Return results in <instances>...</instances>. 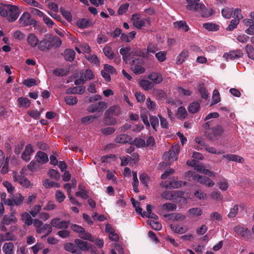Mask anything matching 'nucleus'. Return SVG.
I'll use <instances>...</instances> for the list:
<instances>
[{"label": "nucleus", "mask_w": 254, "mask_h": 254, "mask_svg": "<svg viewBox=\"0 0 254 254\" xmlns=\"http://www.w3.org/2000/svg\"><path fill=\"white\" fill-rule=\"evenodd\" d=\"M3 7H0V15L6 17L10 22H14L19 16L20 10L18 6L9 4H2Z\"/></svg>", "instance_id": "1"}, {"label": "nucleus", "mask_w": 254, "mask_h": 254, "mask_svg": "<svg viewBox=\"0 0 254 254\" xmlns=\"http://www.w3.org/2000/svg\"><path fill=\"white\" fill-rule=\"evenodd\" d=\"M187 1L188 10L198 12L202 17H208L212 14V10L206 9L203 3H199V0H187Z\"/></svg>", "instance_id": "2"}, {"label": "nucleus", "mask_w": 254, "mask_h": 254, "mask_svg": "<svg viewBox=\"0 0 254 254\" xmlns=\"http://www.w3.org/2000/svg\"><path fill=\"white\" fill-rule=\"evenodd\" d=\"M206 137L211 141H215L225 134V130L220 125L212 127L210 130L205 133Z\"/></svg>", "instance_id": "3"}, {"label": "nucleus", "mask_w": 254, "mask_h": 254, "mask_svg": "<svg viewBox=\"0 0 254 254\" xmlns=\"http://www.w3.org/2000/svg\"><path fill=\"white\" fill-rule=\"evenodd\" d=\"M179 152V147L177 145L173 146L169 151L166 152L163 155V158L166 161V165L170 166L174 161L177 160V155Z\"/></svg>", "instance_id": "4"}, {"label": "nucleus", "mask_w": 254, "mask_h": 254, "mask_svg": "<svg viewBox=\"0 0 254 254\" xmlns=\"http://www.w3.org/2000/svg\"><path fill=\"white\" fill-rule=\"evenodd\" d=\"M33 225L36 228V232L37 233L42 234L47 230L46 234L44 236H42V238L47 237L52 231V227L50 225L47 224H43L41 221L37 219H35L33 220Z\"/></svg>", "instance_id": "5"}, {"label": "nucleus", "mask_w": 254, "mask_h": 254, "mask_svg": "<svg viewBox=\"0 0 254 254\" xmlns=\"http://www.w3.org/2000/svg\"><path fill=\"white\" fill-rule=\"evenodd\" d=\"M19 21L23 26L32 25L35 28L39 26L38 22L36 20L32 18L30 14L28 12H25L22 14Z\"/></svg>", "instance_id": "6"}, {"label": "nucleus", "mask_w": 254, "mask_h": 254, "mask_svg": "<svg viewBox=\"0 0 254 254\" xmlns=\"http://www.w3.org/2000/svg\"><path fill=\"white\" fill-rule=\"evenodd\" d=\"M12 178L14 182H18L24 188H28L32 186L30 181L21 174H19L17 173L13 172L12 174Z\"/></svg>", "instance_id": "7"}, {"label": "nucleus", "mask_w": 254, "mask_h": 254, "mask_svg": "<svg viewBox=\"0 0 254 254\" xmlns=\"http://www.w3.org/2000/svg\"><path fill=\"white\" fill-rule=\"evenodd\" d=\"M107 103L104 101H99L90 105L88 107L87 111L89 113L101 112L102 113L104 109L107 108Z\"/></svg>", "instance_id": "8"}, {"label": "nucleus", "mask_w": 254, "mask_h": 254, "mask_svg": "<svg viewBox=\"0 0 254 254\" xmlns=\"http://www.w3.org/2000/svg\"><path fill=\"white\" fill-rule=\"evenodd\" d=\"M131 20L133 22V25L138 29H141L143 26H144L146 22L148 24L150 23V20L149 18L140 19L139 15L136 13L132 15Z\"/></svg>", "instance_id": "9"}, {"label": "nucleus", "mask_w": 254, "mask_h": 254, "mask_svg": "<svg viewBox=\"0 0 254 254\" xmlns=\"http://www.w3.org/2000/svg\"><path fill=\"white\" fill-rule=\"evenodd\" d=\"M9 159L8 157L5 158L3 152L0 150V168L2 167L1 173L2 174H6L8 171V163Z\"/></svg>", "instance_id": "10"}, {"label": "nucleus", "mask_w": 254, "mask_h": 254, "mask_svg": "<svg viewBox=\"0 0 254 254\" xmlns=\"http://www.w3.org/2000/svg\"><path fill=\"white\" fill-rule=\"evenodd\" d=\"M38 49L42 52H47L51 49L49 34H45L43 39L40 41Z\"/></svg>", "instance_id": "11"}, {"label": "nucleus", "mask_w": 254, "mask_h": 254, "mask_svg": "<svg viewBox=\"0 0 254 254\" xmlns=\"http://www.w3.org/2000/svg\"><path fill=\"white\" fill-rule=\"evenodd\" d=\"M243 55V53L240 50H237L231 51L228 53H225L223 55V58L227 60H234L242 58Z\"/></svg>", "instance_id": "12"}, {"label": "nucleus", "mask_w": 254, "mask_h": 254, "mask_svg": "<svg viewBox=\"0 0 254 254\" xmlns=\"http://www.w3.org/2000/svg\"><path fill=\"white\" fill-rule=\"evenodd\" d=\"M34 152V150L33 148L32 144H28L26 146L24 151L21 154V157L22 160L28 162L30 160V156L33 154Z\"/></svg>", "instance_id": "13"}, {"label": "nucleus", "mask_w": 254, "mask_h": 254, "mask_svg": "<svg viewBox=\"0 0 254 254\" xmlns=\"http://www.w3.org/2000/svg\"><path fill=\"white\" fill-rule=\"evenodd\" d=\"M74 243L76 245L77 248H78L80 250L85 252L89 251L92 246V245L88 242L78 239L74 240Z\"/></svg>", "instance_id": "14"}, {"label": "nucleus", "mask_w": 254, "mask_h": 254, "mask_svg": "<svg viewBox=\"0 0 254 254\" xmlns=\"http://www.w3.org/2000/svg\"><path fill=\"white\" fill-rule=\"evenodd\" d=\"M49 37L51 49H57L59 48L62 45V41L58 36L49 35Z\"/></svg>", "instance_id": "15"}, {"label": "nucleus", "mask_w": 254, "mask_h": 254, "mask_svg": "<svg viewBox=\"0 0 254 254\" xmlns=\"http://www.w3.org/2000/svg\"><path fill=\"white\" fill-rule=\"evenodd\" d=\"M27 42L31 47L35 48L37 46L38 47L40 41L34 34L30 33L27 36Z\"/></svg>", "instance_id": "16"}, {"label": "nucleus", "mask_w": 254, "mask_h": 254, "mask_svg": "<svg viewBox=\"0 0 254 254\" xmlns=\"http://www.w3.org/2000/svg\"><path fill=\"white\" fill-rule=\"evenodd\" d=\"M61 55L64 56V59L66 61L72 62L75 59L76 53L73 50L67 49Z\"/></svg>", "instance_id": "17"}, {"label": "nucleus", "mask_w": 254, "mask_h": 254, "mask_svg": "<svg viewBox=\"0 0 254 254\" xmlns=\"http://www.w3.org/2000/svg\"><path fill=\"white\" fill-rule=\"evenodd\" d=\"M35 159L40 164H45L49 161L48 155L42 151H39L35 156Z\"/></svg>", "instance_id": "18"}, {"label": "nucleus", "mask_w": 254, "mask_h": 254, "mask_svg": "<svg viewBox=\"0 0 254 254\" xmlns=\"http://www.w3.org/2000/svg\"><path fill=\"white\" fill-rule=\"evenodd\" d=\"M186 175L187 176L191 177L193 180L196 181L202 184H203L204 182L208 178L205 176H200L198 174H196L194 172L190 171L187 172Z\"/></svg>", "instance_id": "19"}, {"label": "nucleus", "mask_w": 254, "mask_h": 254, "mask_svg": "<svg viewBox=\"0 0 254 254\" xmlns=\"http://www.w3.org/2000/svg\"><path fill=\"white\" fill-rule=\"evenodd\" d=\"M148 77L155 84H159L163 81L162 75L158 72H152L148 75Z\"/></svg>", "instance_id": "20"}, {"label": "nucleus", "mask_w": 254, "mask_h": 254, "mask_svg": "<svg viewBox=\"0 0 254 254\" xmlns=\"http://www.w3.org/2000/svg\"><path fill=\"white\" fill-rule=\"evenodd\" d=\"M115 141L118 143H130L132 141L131 137L127 134H122L117 136L115 139Z\"/></svg>", "instance_id": "21"}, {"label": "nucleus", "mask_w": 254, "mask_h": 254, "mask_svg": "<svg viewBox=\"0 0 254 254\" xmlns=\"http://www.w3.org/2000/svg\"><path fill=\"white\" fill-rule=\"evenodd\" d=\"M91 25V20L86 18L79 19L76 22L77 26L80 29H85Z\"/></svg>", "instance_id": "22"}, {"label": "nucleus", "mask_w": 254, "mask_h": 254, "mask_svg": "<svg viewBox=\"0 0 254 254\" xmlns=\"http://www.w3.org/2000/svg\"><path fill=\"white\" fill-rule=\"evenodd\" d=\"M17 221V219L14 215H5L1 221L2 224L6 225H10L15 223Z\"/></svg>", "instance_id": "23"}, {"label": "nucleus", "mask_w": 254, "mask_h": 254, "mask_svg": "<svg viewBox=\"0 0 254 254\" xmlns=\"http://www.w3.org/2000/svg\"><path fill=\"white\" fill-rule=\"evenodd\" d=\"M120 112L121 109L120 107L118 105H114L110 107L105 113L111 116H117L120 114Z\"/></svg>", "instance_id": "24"}, {"label": "nucleus", "mask_w": 254, "mask_h": 254, "mask_svg": "<svg viewBox=\"0 0 254 254\" xmlns=\"http://www.w3.org/2000/svg\"><path fill=\"white\" fill-rule=\"evenodd\" d=\"M174 26L179 30H182L185 32H187L189 30V27L185 21H178L174 22Z\"/></svg>", "instance_id": "25"}, {"label": "nucleus", "mask_w": 254, "mask_h": 254, "mask_svg": "<svg viewBox=\"0 0 254 254\" xmlns=\"http://www.w3.org/2000/svg\"><path fill=\"white\" fill-rule=\"evenodd\" d=\"M17 103L19 107L27 108L30 106L31 102L26 97H19L17 99Z\"/></svg>", "instance_id": "26"}, {"label": "nucleus", "mask_w": 254, "mask_h": 254, "mask_svg": "<svg viewBox=\"0 0 254 254\" xmlns=\"http://www.w3.org/2000/svg\"><path fill=\"white\" fill-rule=\"evenodd\" d=\"M5 254H14V245L12 242L5 243L2 247Z\"/></svg>", "instance_id": "27"}, {"label": "nucleus", "mask_w": 254, "mask_h": 254, "mask_svg": "<svg viewBox=\"0 0 254 254\" xmlns=\"http://www.w3.org/2000/svg\"><path fill=\"white\" fill-rule=\"evenodd\" d=\"M234 230L238 234L243 237H247L250 235V231L245 227L236 226L234 228Z\"/></svg>", "instance_id": "28"}, {"label": "nucleus", "mask_w": 254, "mask_h": 254, "mask_svg": "<svg viewBox=\"0 0 254 254\" xmlns=\"http://www.w3.org/2000/svg\"><path fill=\"white\" fill-rule=\"evenodd\" d=\"M114 116H111L105 113L104 123L107 126L115 125L117 123L116 119L114 118Z\"/></svg>", "instance_id": "29"}, {"label": "nucleus", "mask_w": 254, "mask_h": 254, "mask_svg": "<svg viewBox=\"0 0 254 254\" xmlns=\"http://www.w3.org/2000/svg\"><path fill=\"white\" fill-rule=\"evenodd\" d=\"M188 111L191 114H195L200 110V103L198 102L191 103L188 108Z\"/></svg>", "instance_id": "30"}, {"label": "nucleus", "mask_w": 254, "mask_h": 254, "mask_svg": "<svg viewBox=\"0 0 254 254\" xmlns=\"http://www.w3.org/2000/svg\"><path fill=\"white\" fill-rule=\"evenodd\" d=\"M223 157L229 161H233L239 163H243L244 161L243 158L234 154H226Z\"/></svg>", "instance_id": "31"}, {"label": "nucleus", "mask_w": 254, "mask_h": 254, "mask_svg": "<svg viewBox=\"0 0 254 254\" xmlns=\"http://www.w3.org/2000/svg\"><path fill=\"white\" fill-rule=\"evenodd\" d=\"M69 72L68 68H57L53 70V73L57 76H64Z\"/></svg>", "instance_id": "32"}, {"label": "nucleus", "mask_w": 254, "mask_h": 254, "mask_svg": "<svg viewBox=\"0 0 254 254\" xmlns=\"http://www.w3.org/2000/svg\"><path fill=\"white\" fill-rule=\"evenodd\" d=\"M188 57V53L187 51H183L178 56L176 59V64H181L183 63L187 58Z\"/></svg>", "instance_id": "33"}, {"label": "nucleus", "mask_w": 254, "mask_h": 254, "mask_svg": "<svg viewBox=\"0 0 254 254\" xmlns=\"http://www.w3.org/2000/svg\"><path fill=\"white\" fill-rule=\"evenodd\" d=\"M140 86L145 90L148 91L153 88L152 83L148 80L141 79L139 82Z\"/></svg>", "instance_id": "34"}, {"label": "nucleus", "mask_w": 254, "mask_h": 254, "mask_svg": "<svg viewBox=\"0 0 254 254\" xmlns=\"http://www.w3.org/2000/svg\"><path fill=\"white\" fill-rule=\"evenodd\" d=\"M203 27L211 31H216L219 29V26L218 25L208 22L203 24Z\"/></svg>", "instance_id": "35"}, {"label": "nucleus", "mask_w": 254, "mask_h": 254, "mask_svg": "<svg viewBox=\"0 0 254 254\" xmlns=\"http://www.w3.org/2000/svg\"><path fill=\"white\" fill-rule=\"evenodd\" d=\"M66 104L69 106L76 105L78 102V99L76 97L72 95L66 96L64 98Z\"/></svg>", "instance_id": "36"}, {"label": "nucleus", "mask_w": 254, "mask_h": 254, "mask_svg": "<svg viewBox=\"0 0 254 254\" xmlns=\"http://www.w3.org/2000/svg\"><path fill=\"white\" fill-rule=\"evenodd\" d=\"M188 116V113L185 107L183 106L179 107L178 109L177 116L180 120L185 119Z\"/></svg>", "instance_id": "37"}, {"label": "nucleus", "mask_w": 254, "mask_h": 254, "mask_svg": "<svg viewBox=\"0 0 254 254\" xmlns=\"http://www.w3.org/2000/svg\"><path fill=\"white\" fill-rule=\"evenodd\" d=\"M79 237L83 240H88L90 242H94V238L90 233L86 232L85 230V229L83 230L82 232L79 235Z\"/></svg>", "instance_id": "38"}, {"label": "nucleus", "mask_w": 254, "mask_h": 254, "mask_svg": "<svg viewBox=\"0 0 254 254\" xmlns=\"http://www.w3.org/2000/svg\"><path fill=\"white\" fill-rule=\"evenodd\" d=\"M12 200H13V204L18 206L23 202L24 197L21 193H18L13 195Z\"/></svg>", "instance_id": "39"}, {"label": "nucleus", "mask_w": 254, "mask_h": 254, "mask_svg": "<svg viewBox=\"0 0 254 254\" xmlns=\"http://www.w3.org/2000/svg\"><path fill=\"white\" fill-rule=\"evenodd\" d=\"M245 51L247 54L248 57L254 60V47L250 44H247L245 48Z\"/></svg>", "instance_id": "40"}, {"label": "nucleus", "mask_w": 254, "mask_h": 254, "mask_svg": "<svg viewBox=\"0 0 254 254\" xmlns=\"http://www.w3.org/2000/svg\"><path fill=\"white\" fill-rule=\"evenodd\" d=\"M147 222L155 230L159 231L162 228V225L158 221L154 220H148Z\"/></svg>", "instance_id": "41"}, {"label": "nucleus", "mask_w": 254, "mask_h": 254, "mask_svg": "<svg viewBox=\"0 0 254 254\" xmlns=\"http://www.w3.org/2000/svg\"><path fill=\"white\" fill-rule=\"evenodd\" d=\"M104 55L106 57H107L109 59H113L114 57V54L112 51V48L107 45L105 46V47L103 49Z\"/></svg>", "instance_id": "42"}, {"label": "nucleus", "mask_w": 254, "mask_h": 254, "mask_svg": "<svg viewBox=\"0 0 254 254\" xmlns=\"http://www.w3.org/2000/svg\"><path fill=\"white\" fill-rule=\"evenodd\" d=\"M188 213L191 217H197L200 216L202 213V211L201 209L198 207L192 208L188 210Z\"/></svg>", "instance_id": "43"}, {"label": "nucleus", "mask_w": 254, "mask_h": 254, "mask_svg": "<svg viewBox=\"0 0 254 254\" xmlns=\"http://www.w3.org/2000/svg\"><path fill=\"white\" fill-rule=\"evenodd\" d=\"M21 220L28 226L32 224V219L27 212H24L21 214Z\"/></svg>", "instance_id": "44"}, {"label": "nucleus", "mask_w": 254, "mask_h": 254, "mask_svg": "<svg viewBox=\"0 0 254 254\" xmlns=\"http://www.w3.org/2000/svg\"><path fill=\"white\" fill-rule=\"evenodd\" d=\"M64 248L66 251L71 252L73 254H76L77 253L76 245H74L73 243H67L64 244Z\"/></svg>", "instance_id": "45"}, {"label": "nucleus", "mask_w": 254, "mask_h": 254, "mask_svg": "<svg viewBox=\"0 0 254 254\" xmlns=\"http://www.w3.org/2000/svg\"><path fill=\"white\" fill-rule=\"evenodd\" d=\"M162 210L167 211H175L177 209V206L175 204L172 203H165L161 206Z\"/></svg>", "instance_id": "46"}, {"label": "nucleus", "mask_w": 254, "mask_h": 254, "mask_svg": "<svg viewBox=\"0 0 254 254\" xmlns=\"http://www.w3.org/2000/svg\"><path fill=\"white\" fill-rule=\"evenodd\" d=\"M170 227L172 231L176 233L183 234L187 231V229L185 227L180 226L179 225L171 224Z\"/></svg>", "instance_id": "47"}, {"label": "nucleus", "mask_w": 254, "mask_h": 254, "mask_svg": "<svg viewBox=\"0 0 254 254\" xmlns=\"http://www.w3.org/2000/svg\"><path fill=\"white\" fill-rule=\"evenodd\" d=\"M60 12L68 22L72 21V16L69 11L66 10L64 7L60 8Z\"/></svg>", "instance_id": "48"}, {"label": "nucleus", "mask_w": 254, "mask_h": 254, "mask_svg": "<svg viewBox=\"0 0 254 254\" xmlns=\"http://www.w3.org/2000/svg\"><path fill=\"white\" fill-rule=\"evenodd\" d=\"M49 176L53 179L58 181L61 177V175L58 170L50 169L48 172Z\"/></svg>", "instance_id": "49"}, {"label": "nucleus", "mask_w": 254, "mask_h": 254, "mask_svg": "<svg viewBox=\"0 0 254 254\" xmlns=\"http://www.w3.org/2000/svg\"><path fill=\"white\" fill-rule=\"evenodd\" d=\"M150 126L151 125L153 129L157 130V127L159 126V121L156 116H150L149 118Z\"/></svg>", "instance_id": "50"}, {"label": "nucleus", "mask_w": 254, "mask_h": 254, "mask_svg": "<svg viewBox=\"0 0 254 254\" xmlns=\"http://www.w3.org/2000/svg\"><path fill=\"white\" fill-rule=\"evenodd\" d=\"M198 91L201 95L202 98L204 99H207L208 98V93L203 84H199L198 87Z\"/></svg>", "instance_id": "51"}, {"label": "nucleus", "mask_w": 254, "mask_h": 254, "mask_svg": "<svg viewBox=\"0 0 254 254\" xmlns=\"http://www.w3.org/2000/svg\"><path fill=\"white\" fill-rule=\"evenodd\" d=\"M85 58L87 60L91 62L92 64L96 65H99L100 61L95 55H90L89 56H85Z\"/></svg>", "instance_id": "52"}, {"label": "nucleus", "mask_w": 254, "mask_h": 254, "mask_svg": "<svg viewBox=\"0 0 254 254\" xmlns=\"http://www.w3.org/2000/svg\"><path fill=\"white\" fill-rule=\"evenodd\" d=\"M39 164L40 163L37 162L35 159V160H32L31 161L30 163L28 164L27 167L30 171L32 172L35 171L39 168Z\"/></svg>", "instance_id": "53"}, {"label": "nucleus", "mask_w": 254, "mask_h": 254, "mask_svg": "<svg viewBox=\"0 0 254 254\" xmlns=\"http://www.w3.org/2000/svg\"><path fill=\"white\" fill-rule=\"evenodd\" d=\"M220 101V97L218 90L215 89L213 92L211 105L216 104Z\"/></svg>", "instance_id": "54"}, {"label": "nucleus", "mask_w": 254, "mask_h": 254, "mask_svg": "<svg viewBox=\"0 0 254 254\" xmlns=\"http://www.w3.org/2000/svg\"><path fill=\"white\" fill-rule=\"evenodd\" d=\"M232 10L228 7H226L221 10V14L225 18L229 19L230 18L232 15Z\"/></svg>", "instance_id": "55"}, {"label": "nucleus", "mask_w": 254, "mask_h": 254, "mask_svg": "<svg viewBox=\"0 0 254 254\" xmlns=\"http://www.w3.org/2000/svg\"><path fill=\"white\" fill-rule=\"evenodd\" d=\"M239 22L240 21L238 19H233L231 20L228 26L226 28V30L228 31H233L237 27V25L239 23Z\"/></svg>", "instance_id": "56"}, {"label": "nucleus", "mask_w": 254, "mask_h": 254, "mask_svg": "<svg viewBox=\"0 0 254 254\" xmlns=\"http://www.w3.org/2000/svg\"><path fill=\"white\" fill-rule=\"evenodd\" d=\"M0 237L2 241L15 240V236L11 235L10 232H7L5 234H1Z\"/></svg>", "instance_id": "57"}, {"label": "nucleus", "mask_w": 254, "mask_h": 254, "mask_svg": "<svg viewBox=\"0 0 254 254\" xmlns=\"http://www.w3.org/2000/svg\"><path fill=\"white\" fill-rule=\"evenodd\" d=\"M130 51V48L127 47L121 48L120 50V53L123 56V60H126L129 57V52Z\"/></svg>", "instance_id": "58"}, {"label": "nucleus", "mask_w": 254, "mask_h": 254, "mask_svg": "<svg viewBox=\"0 0 254 254\" xmlns=\"http://www.w3.org/2000/svg\"><path fill=\"white\" fill-rule=\"evenodd\" d=\"M186 218L185 215L181 213H173L171 215V219L174 221H184Z\"/></svg>", "instance_id": "59"}, {"label": "nucleus", "mask_w": 254, "mask_h": 254, "mask_svg": "<svg viewBox=\"0 0 254 254\" xmlns=\"http://www.w3.org/2000/svg\"><path fill=\"white\" fill-rule=\"evenodd\" d=\"M182 182L177 181H171L166 186L168 188H178L182 186Z\"/></svg>", "instance_id": "60"}, {"label": "nucleus", "mask_w": 254, "mask_h": 254, "mask_svg": "<svg viewBox=\"0 0 254 254\" xmlns=\"http://www.w3.org/2000/svg\"><path fill=\"white\" fill-rule=\"evenodd\" d=\"M239 210L238 204H236L232 208L228 215V217L230 218H234L237 214Z\"/></svg>", "instance_id": "61"}, {"label": "nucleus", "mask_w": 254, "mask_h": 254, "mask_svg": "<svg viewBox=\"0 0 254 254\" xmlns=\"http://www.w3.org/2000/svg\"><path fill=\"white\" fill-rule=\"evenodd\" d=\"M133 72L136 74H141L144 72L145 69L143 67L139 65H135L131 67Z\"/></svg>", "instance_id": "62"}, {"label": "nucleus", "mask_w": 254, "mask_h": 254, "mask_svg": "<svg viewBox=\"0 0 254 254\" xmlns=\"http://www.w3.org/2000/svg\"><path fill=\"white\" fill-rule=\"evenodd\" d=\"M94 77V74L92 71L90 69H87L84 72V77L85 81L87 80H90Z\"/></svg>", "instance_id": "63"}, {"label": "nucleus", "mask_w": 254, "mask_h": 254, "mask_svg": "<svg viewBox=\"0 0 254 254\" xmlns=\"http://www.w3.org/2000/svg\"><path fill=\"white\" fill-rule=\"evenodd\" d=\"M128 7L129 4L128 3L121 4L118 10V14L123 15L128 10Z\"/></svg>", "instance_id": "64"}]
</instances>
